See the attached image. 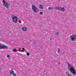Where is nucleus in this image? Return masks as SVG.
I'll return each mask as SVG.
<instances>
[{
    "label": "nucleus",
    "mask_w": 76,
    "mask_h": 76,
    "mask_svg": "<svg viewBox=\"0 0 76 76\" xmlns=\"http://www.w3.org/2000/svg\"><path fill=\"white\" fill-rule=\"evenodd\" d=\"M68 69L69 70L70 72L75 75H76V71L75 69L73 66L70 65L69 64H68Z\"/></svg>",
    "instance_id": "obj_1"
},
{
    "label": "nucleus",
    "mask_w": 76,
    "mask_h": 76,
    "mask_svg": "<svg viewBox=\"0 0 76 76\" xmlns=\"http://www.w3.org/2000/svg\"><path fill=\"white\" fill-rule=\"evenodd\" d=\"M48 9L50 10H53V9H54V10H60V11H61L62 10H63V11H64V10H64V8H62L61 7H54V9L49 7L48 8Z\"/></svg>",
    "instance_id": "obj_2"
},
{
    "label": "nucleus",
    "mask_w": 76,
    "mask_h": 76,
    "mask_svg": "<svg viewBox=\"0 0 76 76\" xmlns=\"http://www.w3.org/2000/svg\"><path fill=\"white\" fill-rule=\"evenodd\" d=\"M3 5L4 7H5L7 9H9L10 7V5L6 2V1L3 0L2 1Z\"/></svg>",
    "instance_id": "obj_3"
},
{
    "label": "nucleus",
    "mask_w": 76,
    "mask_h": 76,
    "mask_svg": "<svg viewBox=\"0 0 76 76\" xmlns=\"http://www.w3.org/2000/svg\"><path fill=\"white\" fill-rule=\"evenodd\" d=\"M32 9L33 10V12H34L35 13H37V12H38L39 11V10L37 9V7H36L35 5H32L31 6Z\"/></svg>",
    "instance_id": "obj_4"
},
{
    "label": "nucleus",
    "mask_w": 76,
    "mask_h": 76,
    "mask_svg": "<svg viewBox=\"0 0 76 76\" xmlns=\"http://www.w3.org/2000/svg\"><path fill=\"white\" fill-rule=\"evenodd\" d=\"M11 18L14 22L15 23H16L17 22H18V18L16 17V16H12Z\"/></svg>",
    "instance_id": "obj_5"
},
{
    "label": "nucleus",
    "mask_w": 76,
    "mask_h": 76,
    "mask_svg": "<svg viewBox=\"0 0 76 76\" xmlns=\"http://www.w3.org/2000/svg\"><path fill=\"white\" fill-rule=\"evenodd\" d=\"M70 39H71V40L72 41H76V35H71L70 37Z\"/></svg>",
    "instance_id": "obj_6"
},
{
    "label": "nucleus",
    "mask_w": 76,
    "mask_h": 76,
    "mask_svg": "<svg viewBox=\"0 0 76 76\" xmlns=\"http://www.w3.org/2000/svg\"><path fill=\"white\" fill-rule=\"evenodd\" d=\"M3 48L4 49H7L8 48V46L4 45H3V47L1 48V49H3Z\"/></svg>",
    "instance_id": "obj_7"
},
{
    "label": "nucleus",
    "mask_w": 76,
    "mask_h": 76,
    "mask_svg": "<svg viewBox=\"0 0 76 76\" xmlns=\"http://www.w3.org/2000/svg\"><path fill=\"white\" fill-rule=\"evenodd\" d=\"M22 29L24 31H26L27 30V28L26 27H23L22 28Z\"/></svg>",
    "instance_id": "obj_8"
},
{
    "label": "nucleus",
    "mask_w": 76,
    "mask_h": 76,
    "mask_svg": "<svg viewBox=\"0 0 76 76\" xmlns=\"http://www.w3.org/2000/svg\"><path fill=\"white\" fill-rule=\"evenodd\" d=\"M25 50V48H23L22 50H18L19 51H20V52H24V51Z\"/></svg>",
    "instance_id": "obj_9"
},
{
    "label": "nucleus",
    "mask_w": 76,
    "mask_h": 76,
    "mask_svg": "<svg viewBox=\"0 0 76 76\" xmlns=\"http://www.w3.org/2000/svg\"><path fill=\"white\" fill-rule=\"evenodd\" d=\"M14 72L13 71H10V73L11 74V75H13V74H14Z\"/></svg>",
    "instance_id": "obj_10"
},
{
    "label": "nucleus",
    "mask_w": 76,
    "mask_h": 76,
    "mask_svg": "<svg viewBox=\"0 0 76 76\" xmlns=\"http://www.w3.org/2000/svg\"><path fill=\"white\" fill-rule=\"evenodd\" d=\"M42 5H40L39 7L40 8V9H44V7H42Z\"/></svg>",
    "instance_id": "obj_11"
},
{
    "label": "nucleus",
    "mask_w": 76,
    "mask_h": 76,
    "mask_svg": "<svg viewBox=\"0 0 76 76\" xmlns=\"http://www.w3.org/2000/svg\"><path fill=\"white\" fill-rule=\"evenodd\" d=\"M12 51H14V52H17V51H18V50H17L16 49H14Z\"/></svg>",
    "instance_id": "obj_12"
},
{
    "label": "nucleus",
    "mask_w": 76,
    "mask_h": 76,
    "mask_svg": "<svg viewBox=\"0 0 76 76\" xmlns=\"http://www.w3.org/2000/svg\"><path fill=\"white\" fill-rule=\"evenodd\" d=\"M3 45H1V44H0V49H1V47H3Z\"/></svg>",
    "instance_id": "obj_13"
},
{
    "label": "nucleus",
    "mask_w": 76,
    "mask_h": 76,
    "mask_svg": "<svg viewBox=\"0 0 76 76\" xmlns=\"http://www.w3.org/2000/svg\"><path fill=\"white\" fill-rule=\"evenodd\" d=\"M30 54L29 53H27V56H29Z\"/></svg>",
    "instance_id": "obj_14"
},
{
    "label": "nucleus",
    "mask_w": 76,
    "mask_h": 76,
    "mask_svg": "<svg viewBox=\"0 0 76 76\" xmlns=\"http://www.w3.org/2000/svg\"><path fill=\"white\" fill-rule=\"evenodd\" d=\"M10 55H8L7 56V57H8V58H9V57H10Z\"/></svg>",
    "instance_id": "obj_15"
},
{
    "label": "nucleus",
    "mask_w": 76,
    "mask_h": 76,
    "mask_svg": "<svg viewBox=\"0 0 76 76\" xmlns=\"http://www.w3.org/2000/svg\"><path fill=\"white\" fill-rule=\"evenodd\" d=\"M12 75H13V76H16V74H12Z\"/></svg>",
    "instance_id": "obj_16"
},
{
    "label": "nucleus",
    "mask_w": 76,
    "mask_h": 76,
    "mask_svg": "<svg viewBox=\"0 0 76 76\" xmlns=\"http://www.w3.org/2000/svg\"><path fill=\"white\" fill-rule=\"evenodd\" d=\"M60 48H58V53H59V51H60Z\"/></svg>",
    "instance_id": "obj_17"
},
{
    "label": "nucleus",
    "mask_w": 76,
    "mask_h": 76,
    "mask_svg": "<svg viewBox=\"0 0 76 76\" xmlns=\"http://www.w3.org/2000/svg\"><path fill=\"white\" fill-rule=\"evenodd\" d=\"M40 15H41V14H43V13L42 12H41L40 13Z\"/></svg>",
    "instance_id": "obj_18"
},
{
    "label": "nucleus",
    "mask_w": 76,
    "mask_h": 76,
    "mask_svg": "<svg viewBox=\"0 0 76 76\" xmlns=\"http://www.w3.org/2000/svg\"><path fill=\"white\" fill-rule=\"evenodd\" d=\"M58 64L59 65V64H60V63L59 62H58Z\"/></svg>",
    "instance_id": "obj_19"
},
{
    "label": "nucleus",
    "mask_w": 76,
    "mask_h": 76,
    "mask_svg": "<svg viewBox=\"0 0 76 76\" xmlns=\"http://www.w3.org/2000/svg\"><path fill=\"white\" fill-rule=\"evenodd\" d=\"M56 35H58V32L56 33Z\"/></svg>",
    "instance_id": "obj_20"
},
{
    "label": "nucleus",
    "mask_w": 76,
    "mask_h": 76,
    "mask_svg": "<svg viewBox=\"0 0 76 76\" xmlns=\"http://www.w3.org/2000/svg\"><path fill=\"white\" fill-rule=\"evenodd\" d=\"M19 23H21V21H18Z\"/></svg>",
    "instance_id": "obj_21"
},
{
    "label": "nucleus",
    "mask_w": 76,
    "mask_h": 76,
    "mask_svg": "<svg viewBox=\"0 0 76 76\" xmlns=\"http://www.w3.org/2000/svg\"><path fill=\"white\" fill-rule=\"evenodd\" d=\"M0 69H1V68H0V72H1V71Z\"/></svg>",
    "instance_id": "obj_22"
},
{
    "label": "nucleus",
    "mask_w": 76,
    "mask_h": 76,
    "mask_svg": "<svg viewBox=\"0 0 76 76\" xmlns=\"http://www.w3.org/2000/svg\"><path fill=\"white\" fill-rule=\"evenodd\" d=\"M45 72V71H44V72Z\"/></svg>",
    "instance_id": "obj_23"
}]
</instances>
